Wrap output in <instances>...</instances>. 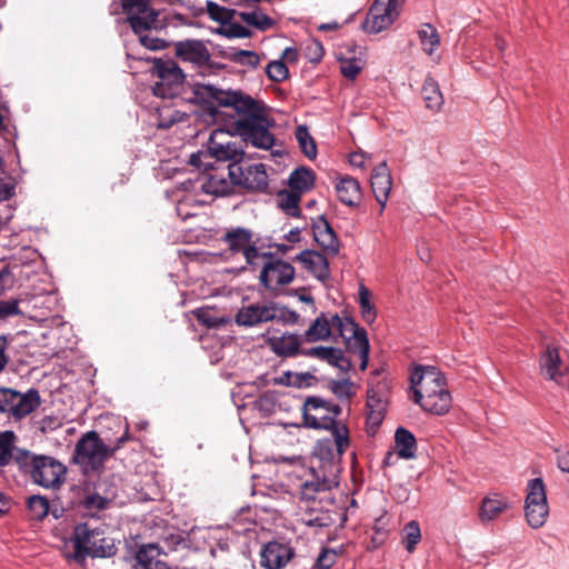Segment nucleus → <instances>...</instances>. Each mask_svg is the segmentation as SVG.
Returning <instances> with one entry per match:
<instances>
[{"instance_id": "nucleus-26", "label": "nucleus", "mask_w": 569, "mask_h": 569, "mask_svg": "<svg viewBox=\"0 0 569 569\" xmlns=\"http://www.w3.org/2000/svg\"><path fill=\"white\" fill-rule=\"evenodd\" d=\"M305 342L302 340V336H297L293 333H283L280 337H272L269 339L268 343L271 350L280 357H293L300 355V345Z\"/></svg>"}, {"instance_id": "nucleus-5", "label": "nucleus", "mask_w": 569, "mask_h": 569, "mask_svg": "<svg viewBox=\"0 0 569 569\" xmlns=\"http://www.w3.org/2000/svg\"><path fill=\"white\" fill-rule=\"evenodd\" d=\"M14 462L21 472L29 475L36 485L43 488H59L64 481L66 466L51 456L19 450Z\"/></svg>"}, {"instance_id": "nucleus-25", "label": "nucleus", "mask_w": 569, "mask_h": 569, "mask_svg": "<svg viewBox=\"0 0 569 569\" xmlns=\"http://www.w3.org/2000/svg\"><path fill=\"white\" fill-rule=\"evenodd\" d=\"M336 191L339 200L351 208L359 207L361 201V187L357 179L346 176L336 183Z\"/></svg>"}, {"instance_id": "nucleus-55", "label": "nucleus", "mask_w": 569, "mask_h": 569, "mask_svg": "<svg viewBox=\"0 0 569 569\" xmlns=\"http://www.w3.org/2000/svg\"><path fill=\"white\" fill-rule=\"evenodd\" d=\"M17 400V391L10 388H0V412L11 413V407Z\"/></svg>"}, {"instance_id": "nucleus-40", "label": "nucleus", "mask_w": 569, "mask_h": 569, "mask_svg": "<svg viewBox=\"0 0 569 569\" xmlns=\"http://www.w3.org/2000/svg\"><path fill=\"white\" fill-rule=\"evenodd\" d=\"M14 432L13 431H3L0 432V467L8 466L11 460L14 461L13 453V441H14Z\"/></svg>"}, {"instance_id": "nucleus-2", "label": "nucleus", "mask_w": 569, "mask_h": 569, "mask_svg": "<svg viewBox=\"0 0 569 569\" xmlns=\"http://www.w3.org/2000/svg\"><path fill=\"white\" fill-rule=\"evenodd\" d=\"M331 436L318 440L313 448L308 477L301 483V495L307 500L320 497L329 501L332 489L339 486L342 455L350 446L349 429L338 426Z\"/></svg>"}, {"instance_id": "nucleus-49", "label": "nucleus", "mask_w": 569, "mask_h": 569, "mask_svg": "<svg viewBox=\"0 0 569 569\" xmlns=\"http://www.w3.org/2000/svg\"><path fill=\"white\" fill-rule=\"evenodd\" d=\"M266 73L270 80L281 82L288 78L289 70L282 60H274L268 63Z\"/></svg>"}, {"instance_id": "nucleus-36", "label": "nucleus", "mask_w": 569, "mask_h": 569, "mask_svg": "<svg viewBox=\"0 0 569 569\" xmlns=\"http://www.w3.org/2000/svg\"><path fill=\"white\" fill-rule=\"evenodd\" d=\"M206 10L209 18L216 22H219L221 27L231 22L238 12L234 9H229L216 3L212 0L206 1Z\"/></svg>"}, {"instance_id": "nucleus-47", "label": "nucleus", "mask_w": 569, "mask_h": 569, "mask_svg": "<svg viewBox=\"0 0 569 569\" xmlns=\"http://www.w3.org/2000/svg\"><path fill=\"white\" fill-rule=\"evenodd\" d=\"M264 248L263 243H260V239L256 238L254 242L242 253L246 259L247 266L251 270H257L261 264V254L262 249Z\"/></svg>"}, {"instance_id": "nucleus-20", "label": "nucleus", "mask_w": 569, "mask_h": 569, "mask_svg": "<svg viewBox=\"0 0 569 569\" xmlns=\"http://www.w3.org/2000/svg\"><path fill=\"white\" fill-rule=\"evenodd\" d=\"M371 189L377 202L380 204V212L383 211L389 199L392 187V178L387 162L379 163L371 173Z\"/></svg>"}, {"instance_id": "nucleus-13", "label": "nucleus", "mask_w": 569, "mask_h": 569, "mask_svg": "<svg viewBox=\"0 0 569 569\" xmlns=\"http://www.w3.org/2000/svg\"><path fill=\"white\" fill-rule=\"evenodd\" d=\"M228 176L233 179L237 186L251 191H266L268 188V174L263 163L248 164L239 163L228 166Z\"/></svg>"}, {"instance_id": "nucleus-50", "label": "nucleus", "mask_w": 569, "mask_h": 569, "mask_svg": "<svg viewBox=\"0 0 569 569\" xmlns=\"http://www.w3.org/2000/svg\"><path fill=\"white\" fill-rule=\"evenodd\" d=\"M330 390L340 400H349L353 396L352 382L349 379L332 380Z\"/></svg>"}, {"instance_id": "nucleus-8", "label": "nucleus", "mask_w": 569, "mask_h": 569, "mask_svg": "<svg viewBox=\"0 0 569 569\" xmlns=\"http://www.w3.org/2000/svg\"><path fill=\"white\" fill-rule=\"evenodd\" d=\"M341 407L318 396L306 398L302 407L303 425L310 429L335 431L336 427L345 425L337 418L341 415Z\"/></svg>"}, {"instance_id": "nucleus-56", "label": "nucleus", "mask_w": 569, "mask_h": 569, "mask_svg": "<svg viewBox=\"0 0 569 569\" xmlns=\"http://www.w3.org/2000/svg\"><path fill=\"white\" fill-rule=\"evenodd\" d=\"M18 300H6L0 302V321L7 320L9 317L20 315Z\"/></svg>"}, {"instance_id": "nucleus-10", "label": "nucleus", "mask_w": 569, "mask_h": 569, "mask_svg": "<svg viewBox=\"0 0 569 569\" xmlns=\"http://www.w3.org/2000/svg\"><path fill=\"white\" fill-rule=\"evenodd\" d=\"M123 13L134 33L160 30L166 27V19L160 10L151 7L150 0H121Z\"/></svg>"}, {"instance_id": "nucleus-21", "label": "nucleus", "mask_w": 569, "mask_h": 569, "mask_svg": "<svg viewBox=\"0 0 569 569\" xmlns=\"http://www.w3.org/2000/svg\"><path fill=\"white\" fill-rule=\"evenodd\" d=\"M312 231L315 241L327 254L336 256L339 252V239L323 216L318 217L313 222Z\"/></svg>"}, {"instance_id": "nucleus-12", "label": "nucleus", "mask_w": 569, "mask_h": 569, "mask_svg": "<svg viewBox=\"0 0 569 569\" xmlns=\"http://www.w3.org/2000/svg\"><path fill=\"white\" fill-rule=\"evenodd\" d=\"M402 0H375L371 4L362 29L368 33H379L389 28L398 18V8Z\"/></svg>"}, {"instance_id": "nucleus-7", "label": "nucleus", "mask_w": 569, "mask_h": 569, "mask_svg": "<svg viewBox=\"0 0 569 569\" xmlns=\"http://www.w3.org/2000/svg\"><path fill=\"white\" fill-rule=\"evenodd\" d=\"M333 329L338 331L343 339L347 351L358 353L360 359V370L365 371L369 362L370 343L365 328L351 317H340L338 313L332 315Z\"/></svg>"}, {"instance_id": "nucleus-42", "label": "nucleus", "mask_w": 569, "mask_h": 569, "mask_svg": "<svg viewBox=\"0 0 569 569\" xmlns=\"http://www.w3.org/2000/svg\"><path fill=\"white\" fill-rule=\"evenodd\" d=\"M359 305L363 320L368 325L372 323L377 318V310L370 302V291L363 284L359 288Z\"/></svg>"}, {"instance_id": "nucleus-37", "label": "nucleus", "mask_w": 569, "mask_h": 569, "mask_svg": "<svg viewBox=\"0 0 569 569\" xmlns=\"http://www.w3.org/2000/svg\"><path fill=\"white\" fill-rule=\"evenodd\" d=\"M295 136L302 153L311 160L315 159L317 157V146L307 126H298Z\"/></svg>"}, {"instance_id": "nucleus-17", "label": "nucleus", "mask_w": 569, "mask_h": 569, "mask_svg": "<svg viewBox=\"0 0 569 569\" xmlns=\"http://www.w3.org/2000/svg\"><path fill=\"white\" fill-rule=\"evenodd\" d=\"M541 375L559 386L569 383V363L560 358L558 348L548 346L539 360Z\"/></svg>"}, {"instance_id": "nucleus-11", "label": "nucleus", "mask_w": 569, "mask_h": 569, "mask_svg": "<svg viewBox=\"0 0 569 569\" xmlns=\"http://www.w3.org/2000/svg\"><path fill=\"white\" fill-rule=\"evenodd\" d=\"M549 507L546 487L541 478L531 479L527 485L525 516L532 529L541 528L548 518Z\"/></svg>"}, {"instance_id": "nucleus-53", "label": "nucleus", "mask_w": 569, "mask_h": 569, "mask_svg": "<svg viewBox=\"0 0 569 569\" xmlns=\"http://www.w3.org/2000/svg\"><path fill=\"white\" fill-rule=\"evenodd\" d=\"M362 70L360 60L351 58L341 61L340 71L348 80H355Z\"/></svg>"}, {"instance_id": "nucleus-58", "label": "nucleus", "mask_w": 569, "mask_h": 569, "mask_svg": "<svg viewBox=\"0 0 569 569\" xmlns=\"http://www.w3.org/2000/svg\"><path fill=\"white\" fill-rule=\"evenodd\" d=\"M139 37L140 43L150 50H160L164 48V41L159 38H151L146 32L136 33Z\"/></svg>"}, {"instance_id": "nucleus-4", "label": "nucleus", "mask_w": 569, "mask_h": 569, "mask_svg": "<svg viewBox=\"0 0 569 569\" xmlns=\"http://www.w3.org/2000/svg\"><path fill=\"white\" fill-rule=\"evenodd\" d=\"M129 431L126 428L113 447L103 442L96 431H88L76 443L73 461L80 466L83 475L89 476L103 469L106 460L113 456L123 443L129 440Z\"/></svg>"}, {"instance_id": "nucleus-64", "label": "nucleus", "mask_w": 569, "mask_h": 569, "mask_svg": "<svg viewBox=\"0 0 569 569\" xmlns=\"http://www.w3.org/2000/svg\"><path fill=\"white\" fill-rule=\"evenodd\" d=\"M558 467L569 473V452H565L558 456Z\"/></svg>"}, {"instance_id": "nucleus-1", "label": "nucleus", "mask_w": 569, "mask_h": 569, "mask_svg": "<svg viewBox=\"0 0 569 569\" xmlns=\"http://www.w3.org/2000/svg\"><path fill=\"white\" fill-rule=\"evenodd\" d=\"M192 93L194 100L214 119L222 116L219 108L232 109L238 118L231 121L230 130L241 137L242 141L264 150L273 147L274 137L269 129L274 121L268 117L267 107L262 101L241 90H223L204 83H194Z\"/></svg>"}, {"instance_id": "nucleus-59", "label": "nucleus", "mask_w": 569, "mask_h": 569, "mask_svg": "<svg viewBox=\"0 0 569 569\" xmlns=\"http://www.w3.org/2000/svg\"><path fill=\"white\" fill-rule=\"evenodd\" d=\"M329 348L330 347L317 346L309 349H302L300 351V355L305 357L317 358L319 360L325 361Z\"/></svg>"}, {"instance_id": "nucleus-3", "label": "nucleus", "mask_w": 569, "mask_h": 569, "mask_svg": "<svg viewBox=\"0 0 569 569\" xmlns=\"http://www.w3.org/2000/svg\"><path fill=\"white\" fill-rule=\"evenodd\" d=\"M413 400L425 411L442 416L452 403L445 376L436 367L416 369L410 377Z\"/></svg>"}, {"instance_id": "nucleus-35", "label": "nucleus", "mask_w": 569, "mask_h": 569, "mask_svg": "<svg viewBox=\"0 0 569 569\" xmlns=\"http://www.w3.org/2000/svg\"><path fill=\"white\" fill-rule=\"evenodd\" d=\"M418 37L422 46V50L429 56L436 51L440 43L439 33L437 29L430 23L422 26V28L418 31Z\"/></svg>"}, {"instance_id": "nucleus-43", "label": "nucleus", "mask_w": 569, "mask_h": 569, "mask_svg": "<svg viewBox=\"0 0 569 569\" xmlns=\"http://www.w3.org/2000/svg\"><path fill=\"white\" fill-rule=\"evenodd\" d=\"M325 362L339 369L342 372H348L352 368L351 360L345 356L341 349L336 347L329 348Z\"/></svg>"}, {"instance_id": "nucleus-33", "label": "nucleus", "mask_w": 569, "mask_h": 569, "mask_svg": "<svg viewBox=\"0 0 569 569\" xmlns=\"http://www.w3.org/2000/svg\"><path fill=\"white\" fill-rule=\"evenodd\" d=\"M315 179L316 174L311 169L299 167L290 173L288 183L291 190L302 194L313 188Z\"/></svg>"}, {"instance_id": "nucleus-61", "label": "nucleus", "mask_w": 569, "mask_h": 569, "mask_svg": "<svg viewBox=\"0 0 569 569\" xmlns=\"http://www.w3.org/2000/svg\"><path fill=\"white\" fill-rule=\"evenodd\" d=\"M316 380L315 376L309 372L295 373L292 387L301 388L310 386V381Z\"/></svg>"}, {"instance_id": "nucleus-62", "label": "nucleus", "mask_w": 569, "mask_h": 569, "mask_svg": "<svg viewBox=\"0 0 569 569\" xmlns=\"http://www.w3.org/2000/svg\"><path fill=\"white\" fill-rule=\"evenodd\" d=\"M8 347V339L6 336L0 335V372L6 368L9 362V357L6 355Z\"/></svg>"}, {"instance_id": "nucleus-63", "label": "nucleus", "mask_w": 569, "mask_h": 569, "mask_svg": "<svg viewBox=\"0 0 569 569\" xmlns=\"http://www.w3.org/2000/svg\"><path fill=\"white\" fill-rule=\"evenodd\" d=\"M380 520H378L377 522H379ZM375 535L372 536V543H375V546H379L383 542L386 536H387V532L386 530H383L381 527L378 526V523L375 525Z\"/></svg>"}, {"instance_id": "nucleus-14", "label": "nucleus", "mask_w": 569, "mask_h": 569, "mask_svg": "<svg viewBox=\"0 0 569 569\" xmlns=\"http://www.w3.org/2000/svg\"><path fill=\"white\" fill-rule=\"evenodd\" d=\"M300 500L305 503L301 507L300 519L301 522L310 528H327L332 526L336 520L332 516V511L328 508L335 505V498L331 495V500L322 501L320 497L307 500L300 493Z\"/></svg>"}, {"instance_id": "nucleus-52", "label": "nucleus", "mask_w": 569, "mask_h": 569, "mask_svg": "<svg viewBox=\"0 0 569 569\" xmlns=\"http://www.w3.org/2000/svg\"><path fill=\"white\" fill-rule=\"evenodd\" d=\"M83 508L89 512L101 511L108 508L110 500L100 495H89L82 501Z\"/></svg>"}, {"instance_id": "nucleus-28", "label": "nucleus", "mask_w": 569, "mask_h": 569, "mask_svg": "<svg viewBox=\"0 0 569 569\" xmlns=\"http://www.w3.org/2000/svg\"><path fill=\"white\" fill-rule=\"evenodd\" d=\"M209 151L212 157L219 161L232 160L233 163L241 161L244 151L241 143L236 141L217 142L214 137H211L209 142Z\"/></svg>"}, {"instance_id": "nucleus-31", "label": "nucleus", "mask_w": 569, "mask_h": 569, "mask_svg": "<svg viewBox=\"0 0 569 569\" xmlns=\"http://www.w3.org/2000/svg\"><path fill=\"white\" fill-rule=\"evenodd\" d=\"M395 445L397 455L402 459H412L416 457L417 440L411 431L399 427L395 433Z\"/></svg>"}, {"instance_id": "nucleus-23", "label": "nucleus", "mask_w": 569, "mask_h": 569, "mask_svg": "<svg viewBox=\"0 0 569 569\" xmlns=\"http://www.w3.org/2000/svg\"><path fill=\"white\" fill-rule=\"evenodd\" d=\"M296 260L301 262L309 272L321 281L330 277L328 259L318 251L303 250L296 257Z\"/></svg>"}, {"instance_id": "nucleus-27", "label": "nucleus", "mask_w": 569, "mask_h": 569, "mask_svg": "<svg viewBox=\"0 0 569 569\" xmlns=\"http://www.w3.org/2000/svg\"><path fill=\"white\" fill-rule=\"evenodd\" d=\"M332 329V315L328 317L321 312L305 331L302 340L308 343L326 341L331 337Z\"/></svg>"}, {"instance_id": "nucleus-15", "label": "nucleus", "mask_w": 569, "mask_h": 569, "mask_svg": "<svg viewBox=\"0 0 569 569\" xmlns=\"http://www.w3.org/2000/svg\"><path fill=\"white\" fill-rule=\"evenodd\" d=\"M176 58L182 62L191 63L194 68H220L211 61V53L204 42L198 39H186L173 42Z\"/></svg>"}, {"instance_id": "nucleus-9", "label": "nucleus", "mask_w": 569, "mask_h": 569, "mask_svg": "<svg viewBox=\"0 0 569 569\" xmlns=\"http://www.w3.org/2000/svg\"><path fill=\"white\" fill-rule=\"evenodd\" d=\"M151 74L158 78V81L152 86L154 96L171 99L180 94L186 74L176 61L154 59Z\"/></svg>"}, {"instance_id": "nucleus-39", "label": "nucleus", "mask_w": 569, "mask_h": 569, "mask_svg": "<svg viewBox=\"0 0 569 569\" xmlns=\"http://www.w3.org/2000/svg\"><path fill=\"white\" fill-rule=\"evenodd\" d=\"M224 58L229 61L234 62L240 66L257 68L260 63V57L257 52L251 50H236L228 53H224Z\"/></svg>"}, {"instance_id": "nucleus-19", "label": "nucleus", "mask_w": 569, "mask_h": 569, "mask_svg": "<svg viewBox=\"0 0 569 569\" xmlns=\"http://www.w3.org/2000/svg\"><path fill=\"white\" fill-rule=\"evenodd\" d=\"M293 556L295 550L289 543L270 541L260 551V563L267 569H281Z\"/></svg>"}, {"instance_id": "nucleus-46", "label": "nucleus", "mask_w": 569, "mask_h": 569, "mask_svg": "<svg viewBox=\"0 0 569 569\" xmlns=\"http://www.w3.org/2000/svg\"><path fill=\"white\" fill-rule=\"evenodd\" d=\"M216 33L223 36L226 38H229V39H234V38L242 39V38H250L252 36V32L248 28L243 27L240 23L232 22V21L227 23L223 27L217 28Z\"/></svg>"}, {"instance_id": "nucleus-16", "label": "nucleus", "mask_w": 569, "mask_h": 569, "mask_svg": "<svg viewBox=\"0 0 569 569\" xmlns=\"http://www.w3.org/2000/svg\"><path fill=\"white\" fill-rule=\"evenodd\" d=\"M295 278V268L291 263L277 260L274 262H263L260 270V284L269 290H277L292 282Z\"/></svg>"}, {"instance_id": "nucleus-29", "label": "nucleus", "mask_w": 569, "mask_h": 569, "mask_svg": "<svg viewBox=\"0 0 569 569\" xmlns=\"http://www.w3.org/2000/svg\"><path fill=\"white\" fill-rule=\"evenodd\" d=\"M507 500L502 499L499 495L485 497L479 506L478 517L482 523H488L509 509Z\"/></svg>"}, {"instance_id": "nucleus-57", "label": "nucleus", "mask_w": 569, "mask_h": 569, "mask_svg": "<svg viewBox=\"0 0 569 569\" xmlns=\"http://www.w3.org/2000/svg\"><path fill=\"white\" fill-rule=\"evenodd\" d=\"M325 54L321 42L313 40L307 44V57L311 62H319Z\"/></svg>"}, {"instance_id": "nucleus-30", "label": "nucleus", "mask_w": 569, "mask_h": 569, "mask_svg": "<svg viewBox=\"0 0 569 569\" xmlns=\"http://www.w3.org/2000/svg\"><path fill=\"white\" fill-rule=\"evenodd\" d=\"M40 403L41 399L37 389L31 388L24 393L17 391V400L11 407L10 415L16 419H21L34 411Z\"/></svg>"}, {"instance_id": "nucleus-24", "label": "nucleus", "mask_w": 569, "mask_h": 569, "mask_svg": "<svg viewBox=\"0 0 569 569\" xmlns=\"http://www.w3.org/2000/svg\"><path fill=\"white\" fill-rule=\"evenodd\" d=\"M228 250L232 253H243L254 242V233L244 227L228 230L221 238Z\"/></svg>"}, {"instance_id": "nucleus-18", "label": "nucleus", "mask_w": 569, "mask_h": 569, "mask_svg": "<svg viewBox=\"0 0 569 569\" xmlns=\"http://www.w3.org/2000/svg\"><path fill=\"white\" fill-rule=\"evenodd\" d=\"M273 317V302H254L238 310L236 323L241 327H256L272 321Z\"/></svg>"}, {"instance_id": "nucleus-6", "label": "nucleus", "mask_w": 569, "mask_h": 569, "mask_svg": "<svg viewBox=\"0 0 569 569\" xmlns=\"http://www.w3.org/2000/svg\"><path fill=\"white\" fill-rule=\"evenodd\" d=\"M100 532L96 529H90L87 523H79L74 527L71 542L73 545L72 552H66L64 557L68 561H74L83 565L87 557H111L116 553L117 548L114 545H104L106 539H97Z\"/></svg>"}, {"instance_id": "nucleus-22", "label": "nucleus", "mask_w": 569, "mask_h": 569, "mask_svg": "<svg viewBox=\"0 0 569 569\" xmlns=\"http://www.w3.org/2000/svg\"><path fill=\"white\" fill-rule=\"evenodd\" d=\"M233 179L228 176V168L222 171H213L208 173L201 182V190L204 193L212 194L216 197L227 196L233 192L236 187Z\"/></svg>"}, {"instance_id": "nucleus-38", "label": "nucleus", "mask_w": 569, "mask_h": 569, "mask_svg": "<svg viewBox=\"0 0 569 569\" xmlns=\"http://www.w3.org/2000/svg\"><path fill=\"white\" fill-rule=\"evenodd\" d=\"M280 197V208L291 217H299L301 210L299 208V203L301 200V193L290 190L283 191L279 194Z\"/></svg>"}, {"instance_id": "nucleus-45", "label": "nucleus", "mask_w": 569, "mask_h": 569, "mask_svg": "<svg viewBox=\"0 0 569 569\" xmlns=\"http://www.w3.org/2000/svg\"><path fill=\"white\" fill-rule=\"evenodd\" d=\"M421 539L419 523L415 520L408 522L403 528L402 543L405 548L412 552Z\"/></svg>"}, {"instance_id": "nucleus-51", "label": "nucleus", "mask_w": 569, "mask_h": 569, "mask_svg": "<svg viewBox=\"0 0 569 569\" xmlns=\"http://www.w3.org/2000/svg\"><path fill=\"white\" fill-rule=\"evenodd\" d=\"M274 317L273 320L281 321L287 325H296L299 321V313L283 306L273 302Z\"/></svg>"}, {"instance_id": "nucleus-48", "label": "nucleus", "mask_w": 569, "mask_h": 569, "mask_svg": "<svg viewBox=\"0 0 569 569\" xmlns=\"http://www.w3.org/2000/svg\"><path fill=\"white\" fill-rule=\"evenodd\" d=\"M341 553L342 547H339V549L322 548L315 562V567L317 569H330L337 562V559Z\"/></svg>"}, {"instance_id": "nucleus-54", "label": "nucleus", "mask_w": 569, "mask_h": 569, "mask_svg": "<svg viewBox=\"0 0 569 569\" xmlns=\"http://www.w3.org/2000/svg\"><path fill=\"white\" fill-rule=\"evenodd\" d=\"M193 315L197 320L207 328H218L223 322L221 319L214 317L209 309L199 308L193 311Z\"/></svg>"}, {"instance_id": "nucleus-32", "label": "nucleus", "mask_w": 569, "mask_h": 569, "mask_svg": "<svg viewBox=\"0 0 569 569\" xmlns=\"http://www.w3.org/2000/svg\"><path fill=\"white\" fill-rule=\"evenodd\" d=\"M422 99L425 100L426 108L438 112L443 106L445 99L438 82L431 78L427 77L422 89H421Z\"/></svg>"}, {"instance_id": "nucleus-34", "label": "nucleus", "mask_w": 569, "mask_h": 569, "mask_svg": "<svg viewBox=\"0 0 569 569\" xmlns=\"http://www.w3.org/2000/svg\"><path fill=\"white\" fill-rule=\"evenodd\" d=\"M238 17L248 26L258 29L259 31H267L271 29L276 21L260 9L253 11H240Z\"/></svg>"}, {"instance_id": "nucleus-44", "label": "nucleus", "mask_w": 569, "mask_h": 569, "mask_svg": "<svg viewBox=\"0 0 569 569\" xmlns=\"http://www.w3.org/2000/svg\"><path fill=\"white\" fill-rule=\"evenodd\" d=\"M27 506L31 517L36 520H43L49 513V501L42 496L33 495L29 497Z\"/></svg>"}, {"instance_id": "nucleus-41", "label": "nucleus", "mask_w": 569, "mask_h": 569, "mask_svg": "<svg viewBox=\"0 0 569 569\" xmlns=\"http://www.w3.org/2000/svg\"><path fill=\"white\" fill-rule=\"evenodd\" d=\"M373 397H371L370 392H368V400H367V427L369 430L375 432L378 427L381 425L383 418H385V406L381 401H378L377 408H375L372 403Z\"/></svg>"}, {"instance_id": "nucleus-60", "label": "nucleus", "mask_w": 569, "mask_h": 569, "mask_svg": "<svg viewBox=\"0 0 569 569\" xmlns=\"http://www.w3.org/2000/svg\"><path fill=\"white\" fill-rule=\"evenodd\" d=\"M14 189L16 187L11 181L0 176V201H4L13 197Z\"/></svg>"}]
</instances>
